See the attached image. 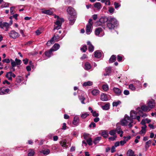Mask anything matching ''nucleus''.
Returning <instances> with one entry per match:
<instances>
[{"label": "nucleus", "mask_w": 156, "mask_h": 156, "mask_svg": "<svg viewBox=\"0 0 156 156\" xmlns=\"http://www.w3.org/2000/svg\"><path fill=\"white\" fill-rule=\"evenodd\" d=\"M128 123H129L128 124L129 127H132L133 125V122L129 116L126 114L125 115L124 119L121 120L120 123L122 125L125 126L127 125Z\"/></svg>", "instance_id": "nucleus-1"}, {"label": "nucleus", "mask_w": 156, "mask_h": 156, "mask_svg": "<svg viewBox=\"0 0 156 156\" xmlns=\"http://www.w3.org/2000/svg\"><path fill=\"white\" fill-rule=\"evenodd\" d=\"M117 24L116 20L114 18H109L107 22V27L110 30L113 29Z\"/></svg>", "instance_id": "nucleus-2"}, {"label": "nucleus", "mask_w": 156, "mask_h": 156, "mask_svg": "<svg viewBox=\"0 0 156 156\" xmlns=\"http://www.w3.org/2000/svg\"><path fill=\"white\" fill-rule=\"evenodd\" d=\"M109 18H107L106 17H101L99 21H98L95 23V25L96 26H101L103 24L107 22Z\"/></svg>", "instance_id": "nucleus-3"}, {"label": "nucleus", "mask_w": 156, "mask_h": 156, "mask_svg": "<svg viewBox=\"0 0 156 156\" xmlns=\"http://www.w3.org/2000/svg\"><path fill=\"white\" fill-rule=\"evenodd\" d=\"M76 15L69 16H68V19L69 25H72L74 24L76 20Z\"/></svg>", "instance_id": "nucleus-4"}, {"label": "nucleus", "mask_w": 156, "mask_h": 156, "mask_svg": "<svg viewBox=\"0 0 156 156\" xmlns=\"http://www.w3.org/2000/svg\"><path fill=\"white\" fill-rule=\"evenodd\" d=\"M147 104L151 109L154 108L155 106V100L153 99L148 100L147 101Z\"/></svg>", "instance_id": "nucleus-5"}, {"label": "nucleus", "mask_w": 156, "mask_h": 156, "mask_svg": "<svg viewBox=\"0 0 156 156\" xmlns=\"http://www.w3.org/2000/svg\"><path fill=\"white\" fill-rule=\"evenodd\" d=\"M67 12L69 16L76 15V13L74 9L71 7L69 6L67 9Z\"/></svg>", "instance_id": "nucleus-6"}, {"label": "nucleus", "mask_w": 156, "mask_h": 156, "mask_svg": "<svg viewBox=\"0 0 156 156\" xmlns=\"http://www.w3.org/2000/svg\"><path fill=\"white\" fill-rule=\"evenodd\" d=\"M16 75L12 73V71L7 72L6 75L5 76L8 80H12V77L15 78L16 77Z\"/></svg>", "instance_id": "nucleus-7"}, {"label": "nucleus", "mask_w": 156, "mask_h": 156, "mask_svg": "<svg viewBox=\"0 0 156 156\" xmlns=\"http://www.w3.org/2000/svg\"><path fill=\"white\" fill-rule=\"evenodd\" d=\"M10 37L12 38H16L19 36V34L14 30H12L9 33Z\"/></svg>", "instance_id": "nucleus-8"}, {"label": "nucleus", "mask_w": 156, "mask_h": 156, "mask_svg": "<svg viewBox=\"0 0 156 156\" xmlns=\"http://www.w3.org/2000/svg\"><path fill=\"white\" fill-rule=\"evenodd\" d=\"M10 26L9 23L7 22H3L1 23L0 24V27L2 28H3L4 27H5L6 30L7 31L8 30V28Z\"/></svg>", "instance_id": "nucleus-9"}, {"label": "nucleus", "mask_w": 156, "mask_h": 156, "mask_svg": "<svg viewBox=\"0 0 156 156\" xmlns=\"http://www.w3.org/2000/svg\"><path fill=\"white\" fill-rule=\"evenodd\" d=\"M131 119H136V112L134 110H132L130 112V117Z\"/></svg>", "instance_id": "nucleus-10"}, {"label": "nucleus", "mask_w": 156, "mask_h": 156, "mask_svg": "<svg viewBox=\"0 0 156 156\" xmlns=\"http://www.w3.org/2000/svg\"><path fill=\"white\" fill-rule=\"evenodd\" d=\"M113 90L116 94L117 95H120L121 93L122 90L119 88L115 87L113 88Z\"/></svg>", "instance_id": "nucleus-11"}, {"label": "nucleus", "mask_w": 156, "mask_h": 156, "mask_svg": "<svg viewBox=\"0 0 156 156\" xmlns=\"http://www.w3.org/2000/svg\"><path fill=\"white\" fill-rule=\"evenodd\" d=\"M87 44L88 45V48L89 51L90 52H93L94 50V47L90 41H87Z\"/></svg>", "instance_id": "nucleus-12"}, {"label": "nucleus", "mask_w": 156, "mask_h": 156, "mask_svg": "<svg viewBox=\"0 0 156 156\" xmlns=\"http://www.w3.org/2000/svg\"><path fill=\"white\" fill-rule=\"evenodd\" d=\"M92 26L90 25H87L86 26V33L87 34H90L92 31Z\"/></svg>", "instance_id": "nucleus-13"}, {"label": "nucleus", "mask_w": 156, "mask_h": 156, "mask_svg": "<svg viewBox=\"0 0 156 156\" xmlns=\"http://www.w3.org/2000/svg\"><path fill=\"white\" fill-rule=\"evenodd\" d=\"M59 48L60 45L59 44L57 43H55L51 49V50H52L53 51H54L57 50L58 49H59Z\"/></svg>", "instance_id": "nucleus-14"}, {"label": "nucleus", "mask_w": 156, "mask_h": 156, "mask_svg": "<svg viewBox=\"0 0 156 156\" xmlns=\"http://www.w3.org/2000/svg\"><path fill=\"white\" fill-rule=\"evenodd\" d=\"M141 109L144 112L150 111L151 109L148 106L143 105L141 107Z\"/></svg>", "instance_id": "nucleus-15"}, {"label": "nucleus", "mask_w": 156, "mask_h": 156, "mask_svg": "<svg viewBox=\"0 0 156 156\" xmlns=\"http://www.w3.org/2000/svg\"><path fill=\"white\" fill-rule=\"evenodd\" d=\"M101 99L102 101H107L108 100V98L106 94H102L101 95Z\"/></svg>", "instance_id": "nucleus-16"}, {"label": "nucleus", "mask_w": 156, "mask_h": 156, "mask_svg": "<svg viewBox=\"0 0 156 156\" xmlns=\"http://www.w3.org/2000/svg\"><path fill=\"white\" fill-rule=\"evenodd\" d=\"M52 51H53L51 50V49H50L49 50L45 51V55L46 56L49 58L52 55Z\"/></svg>", "instance_id": "nucleus-17"}, {"label": "nucleus", "mask_w": 156, "mask_h": 156, "mask_svg": "<svg viewBox=\"0 0 156 156\" xmlns=\"http://www.w3.org/2000/svg\"><path fill=\"white\" fill-rule=\"evenodd\" d=\"M116 59V56L112 55L109 59V63H112L115 61Z\"/></svg>", "instance_id": "nucleus-18"}, {"label": "nucleus", "mask_w": 156, "mask_h": 156, "mask_svg": "<svg viewBox=\"0 0 156 156\" xmlns=\"http://www.w3.org/2000/svg\"><path fill=\"white\" fill-rule=\"evenodd\" d=\"M147 128V126L146 125H145L143 126L142 127V129L140 132V133L141 134L144 135L146 131V128Z\"/></svg>", "instance_id": "nucleus-19"}, {"label": "nucleus", "mask_w": 156, "mask_h": 156, "mask_svg": "<svg viewBox=\"0 0 156 156\" xmlns=\"http://www.w3.org/2000/svg\"><path fill=\"white\" fill-rule=\"evenodd\" d=\"M105 71L106 72V73H105L104 74V75L105 76H107L108 75L111 73V68L110 67H107L105 69Z\"/></svg>", "instance_id": "nucleus-20"}, {"label": "nucleus", "mask_w": 156, "mask_h": 156, "mask_svg": "<svg viewBox=\"0 0 156 156\" xmlns=\"http://www.w3.org/2000/svg\"><path fill=\"white\" fill-rule=\"evenodd\" d=\"M79 119L78 117L76 116L74 118L73 123L74 125H77L79 122Z\"/></svg>", "instance_id": "nucleus-21"}, {"label": "nucleus", "mask_w": 156, "mask_h": 156, "mask_svg": "<svg viewBox=\"0 0 156 156\" xmlns=\"http://www.w3.org/2000/svg\"><path fill=\"white\" fill-rule=\"evenodd\" d=\"M42 13L47 15H51L53 13V12L49 9L48 10H44L42 11Z\"/></svg>", "instance_id": "nucleus-22"}, {"label": "nucleus", "mask_w": 156, "mask_h": 156, "mask_svg": "<svg viewBox=\"0 0 156 156\" xmlns=\"http://www.w3.org/2000/svg\"><path fill=\"white\" fill-rule=\"evenodd\" d=\"M94 56L97 58H100L101 56V53L99 51H96L94 52Z\"/></svg>", "instance_id": "nucleus-23"}, {"label": "nucleus", "mask_w": 156, "mask_h": 156, "mask_svg": "<svg viewBox=\"0 0 156 156\" xmlns=\"http://www.w3.org/2000/svg\"><path fill=\"white\" fill-rule=\"evenodd\" d=\"M110 104L109 103H107L104 106H102V108L104 110H107L109 109Z\"/></svg>", "instance_id": "nucleus-24"}, {"label": "nucleus", "mask_w": 156, "mask_h": 156, "mask_svg": "<svg viewBox=\"0 0 156 156\" xmlns=\"http://www.w3.org/2000/svg\"><path fill=\"white\" fill-rule=\"evenodd\" d=\"M100 91L98 90L94 89L92 90L91 93L93 95L96 96L99 94Z\"/></svg>", "instance_id": "nucleus-25"}, {"label": "nucleus", "mask_w": 156, "mask_h": 156, "mask_svg": "<svg viewBox=\"0 0 156 156\" xmlns=\"http://www.w3.org/2000/svg\"><path fill=\"white\" fill-rule=\"evenodd\" d=\"M94 7L98 9H100L101 8V5L100 2H96L94 4Z\"/></svg>", "instance_id": "nucleus-26"}, {"label": "nucleus", "mask_w": 156, "mask_h": 156, "mask_svg": "<svg viewBox=\"0 0 156 156\" xmlns=\"http://www.w3.org/2000/svg\"><path fill=\"white\" fill-rule=\"evenodd\" d=\"M101 136H98L96 137L94 140L93 142L95 144H97L101 139Z\"/></svg>", "instance_id": "nucleus-27"}, {"label": "nucleus", "mask_w": 156, "mask_h": 156, "mask_svg": "<svg viewBox=\"0 0 156 156\" xmlns=\"http://www.w3.org/2000/svg\"><path fill=\"white\" fill-rule=\"evenodd\" d=\"M101 135L104 138H107L108 135L106 130H104L101 133Z\"/></svg>", "instance_id": "nucleus-28"}, {"label": "nucleus", "mask_w": 156, "mask_h": 156, "mask_svg": "<svg viewBox=\"0 0 156 156\" xmlns=\"http://www.w3.org/2000/svg\"><path fill=\"white\" fill-rule=\"evenodd\" d=\"M41 152L43 153L44 155H47L50 153V151L48 149H46L42 151Z\"/></svg>", "instance_id": "nucleus-29"}, {"label": "nucleus", "mask_w": 156, "mask_h": 156, "mask_svg": "<svg viewBox=\"0 0 156 156\" xmlns=\"http://www.w3.org/2000/svg\"><path fill=\"white\" fill-rule=\"evenodd\" d=\"M92 84H93V83H92V82L90 81H88L87 82H84V83H83V86H85V87L88 86H90L92 85Z\"/></svg>", "instance_id": "nucleus-30"}, {"label": "nucleus", "mask_w": 156, "mask_h": 156, "mask_svg": "<svg viewBox=\"0 0 156 156\" xmlns=\"http://www.w3.org/2000/svg\"><path fill=\"white\" fill-rule=\"evenodd\" d=\"M102 30V29L99 27L95 31V34L96 35H98L100 32Z\"/></svg>", "instance_id": "nucleus-31"}, {"label": "nucleus", "mask_w": 156, "mask_h": 156, "mask_svg": "<svg viewBox=\"0 0 156 156\" xmlns=\"http://www.w3.org/2000/svg\"><path fill=\"white\" fill-rule=\"evenodd\" d=\"M91 68V66L90 64L88 63L87 62L85 65V68L86 69L88 70L90 69Z\"/></svg>", "instance_id": "nucleus-32"}, {"label": "nucleus", "mask_w": 156, "mask_h": 156, "mask_svg": "<svg viewBox=\"0 0 156 156\" xmlns=\"http://www.w3.org/2000/svg\"><path fill=\"white\" fill-rule=\"evenodd\" d=\"M134 154V152L131 149L129 150L127 153V155L129 156H131Z\"/></svg>", "instance_id": "nucleus-33"}, {"label": "nucleus", "mask_w": 156, "mask_h": 156, "mask_svg": "<svg viewBox=\"0 0 156 156\" xmlns=\"http://www.w3.org/2000/svg\"><path fill=\"white\" fill-rule=\"evenodd\" d=\"M79 98L81 101V103L83 104H85V103L84 102V101L85 99V97L81 95L79 96Z\"/></svg>", "instance_id": "nucleus-34"}, {"label": "nucleus", "mask_w": 156, "mask_h": 156, "mask_svg": "<svg viewBox=\"0 0 156 156\" xmlns=\"http://www.w3.org/2000/svg\"><path fill=\"white\" fill-rule=\"evenodd\" d=\"M35 153V152L33 150L30 149L29 152L28 153V156H33Z\"/></svg>", "instance_id": "nucleus-35"}, {"label": "nucleus", "mask_w": 156, "mask_h": 156, "mask_svg": "<svg viewBox=\"0 0 156 156\" xmlns=\"http://www.w3.org/2000/svg\"><path fill=\"white\" fill-rule=\"evenodd\" d=\"M87 143L89 145H91L92 144V140L91 138H89L86 140Z\"/></svg>", "instance_id": "nucleus-36"}, {"label": "nucleus", "mask_w": 156, "mask_h": 156, "mask_svg": "<svg viewBox=\"0 0 156 156\" xmlns=\"http://www.w3.org/2000/svg\"><path fill=\"white\" fill-rule=\"evenodd\" d=\"M54 37H53L50 40V41L47 42V45L48 46H49V44L50 43H51V44H53L54 43Z\"/></svg>", "instance_id": "nucleus-37"}, {"label": "nucleus", "mask_w": 156, "mask_h": 156, "mask_svg": "<svg viewBox=\"0 0 156 156\" xmlns=\"http://www.w3.org/2000/svg\"><path fill=\"white\" fill-rule=\"evenodd\" d=\"M116 130H112L109 131V134L111 135L114 136L116 135L115 134L116 133Z\"/></svg>", "instance_id": "nucleus-38"}, {"label": "nucleus", "mask_w": 156, "mask_h": 156, "mask_svg": "<svg viewBox=\"0 0 156 156\" xmlns=\"http://www.w3.org/2000/svg\"><path fill=\"white\" fill-rule=\"evenodd\" d=\"M87 50V46L86 45H83L82 48H81L80 50L84 52H85Z\"/></svg>", "instance_id": "nucleus-39"}, {"label": "nucleus", "mask_w": 156, "mask_h": 156, "mask_svg": "<svg viewBox=\"0 0 156 156\" xmlns=\"http://www.w3.org/2000/svg\"><path fill=\"white\" fill-rule=\"evenodd\" d=\"M121 103V102L120 101H118L116 102H113L112 103L113 106H117L118 105Z\"/></svg>", "instance_id": "nucleus-40"}, {"label": "nucleus", "mask_w": 156, "mask_h": 156, "mask_svg": "<svg viewBox=\"0 0 156 156\" xmlns=\"http://www.w3.org/2000/svg\"><path fill=\"white\" fill-rule=\"evenodd\" d=\"M114 5L115 6V9H117L118 8L121 6L120 4L117 2H115L114 3Z\"/></svg>", "instance_id": "nucleus-41"}, {"label": "nucleus", "mask_w": 156, "mask_h": 156, "mask_svg": "<svg viewBox=\"0 0 156 156\" xmlns=\"http://www.w3.org/2000/svg\"><path fill=\"white\" fill-rule=\"evenodd\" d=\"M89 115V114L88 113H84L82 114L81 117L83 119H85L87 116Z\"/></svg>", "instance_id": "nucleus-42"}, {"label": "nucleus", "mask_w": 156, "mask_h": 156, "mask_svg": "<svg viewBox=\"0 0 156 156\" xmlns=\"http://www.w3.org/2000/svg\"><path fill=\"white\" fill-rule=\"evenodd\" d=\"M116 130L117 131V133L119 134H121V133H123L121 128L119 127H117Z\"/></svg>", "instance_id": "nucleus-43"}, {"label": "nucleus", "mask_w": 156, "mask_h": 156, "mask_svg": "<svg viewBox=\"0 0 156 156\" xmlns=\"http://www.w3.org/2000/svg\"><path fill=\"white\" fill-rule=\"evenodd\" d=\"M102 88L105 91H107L108 89V86L107 85L105 84L103 85Z\"/></svg>", "instance_id": "nucleus-44"}, {"label": "nucleus", "mask_w": 156, "mask_h": 156, "mask_svg": "<svg viewBox=\"0 0 156 156\" xmlns=\"http://www.w3.org/2000/svg\"><path fill=\"white\" fill-rule=\"evenodd\" d=\"M11 61L12 66L15 67L17 65L15 61L12 59H11Z\"/></svg>", "instance_id": "nucleus-45"}, {"label": "nucleus", "mask_w": 156, "mask_h": 156, "mask_svg": "<svg viewBox=\"0 0 156 156\" xmlns=\"http://www.w3.org/2000/svg\"><path fill=\"white\" fill-rule=\"evenodd\" d=\"M129 88L130 89L132 90H135L136 89V88L134 86V85L132 84H130L129 85Z\"/></svg>", "instance_id": "nucleus-46"}, {"label": "nucleus", "mask_w": 156, "mask_h": 156, "mask_svg": "<svg viewBox=\"0 0 156 156\" xmlns=\"http://www.w3.org/2000/svg\"><path fill=\"white\" fill-rule=\"evenodd\" d=\"M15 61L16 62L17 65H20L21 63V60L20 59H18L17 58H16L15 59Z\"/></svg>", "instance_id": "nucleus-47"}, {"label": "nucleus", "mask_w": 156, "mask_h": 156, "mask_svg": "<svg viewBox=\"0 0 156 156\" xmlns=\"http://www.w3.org/2000/svg\"><path fill=\"white\" fill-rule=\"evenodd\" d=\"M115 11L114 9L112 7H110L109 8V12L110 13H113Z\"/></svg>", "instance_id": "nucleus-48"}, {"label": "nucleus", "mask_w": 156, "mask_h": 156, "mask_svg": "<svg viewBox=\"0 0 156 156\" xmlns=\"http://www.w3.org/2000/svg\"><path fill=\"white\" fill-rule=\"evenodd\" d=\"M11 61V59H5L2 60V62H6L7 63H9Z\"/></svg>", "instance_id": "nucleus-49"}, {"label": "nucleus", "mask_w": 156, "mask_h": 156, "mask_svg": "<svg viewBox=\"0 0 156 156\" xmlns=\"http://www.w3.org/2000/svg\"><path fill=\"white\" fill-rule=\"evenodd\" d=\"M117 137L116 135H115L113 137H110L108 138V139L109 140L111 141H114V140H115L116 138Z\"/></svg>", "instance_id": "nucleus-50"}, {"label": "nucleus", "mask_w": 156, "mask_h": 156, "mask_svg": "<svg viewBox=\"0 0 156 156\" xmlns=\"http://www.w3.org/2000/svg\"><path fill=\"white\" fill-rule=\"evenodd\" d=\"M127 141V140H126V139L124 140H123L121 141L119 143L121 145L123 146L124 144L126 143V141Z\"/></svg>", "instance_id": "nucleus-51"}, {"label": "nucleus", "mask_w": 156, "mask_h": 156, "mask_svg": "<svg viewBox=\"0 0 156 156\" xmlns=\"http://www.w3.org/2000/svg\"><path fill=\"white\" fill-rule=\"evenodd\" d=\"M92 113L93 116L98 117L99 116V114L98 113H97L95 111H93L92 112Z\"/></svg>", "instance_id": "nucleus-52"}, {"label": "nucleus", "mask_w": 156, "mask_h": 156, "mask_svg": "<svg viewBox=\"0 0 156 156\" xmlns=\"http://www.w3.org/2000/svg\"><path fill=\"white\" fill-rule=\"evenodd\" d=\"M151 143V140H149L146 142V147H148L149 146L150 144Z\"/></svg>", "instance_id": "nucleus-53"}, {"label": "nucleus", "mask_w": 156, "mask_h": 156, "mask_svg": "<svg viewBox=\"0 0 156 156\" xmlns=\"http://www.w3.org/2000/svg\"><path fill=\"white\" fill-rule=\"evenodd\" d=\"M15 7H12L10 8V12L12 14H13L14 13V9Z\"/></svg>", "instance_id": "nucleus-54"}, {"label": "nucleus", "mask_w": 156, "mask_h": 156, "mask_svg": "<svg viewBox=\"0 0 156 156\" xmlns=\"http://www.w3.org/2000/svg\"><path fill=\"white\" fill-rule=\"evenodd\" d=\"M9 7V4L8 3H5L4 4L2 5L1 6V8H4L7 7Z\"/></svg>", "instance_id": "nucleus-55"}, {"label": "nucleus", "mask_w": 156, "mask_h": 156, "mask_svg": "<svg viewBox=\"0 0 156 156\" xmlns=\"http://www.w3.org/2000/svg\"><path fill=\"white\" fill-rule=\"evenodd\" d=\"M55 24L56 25H59L61 26L62 23L59 20H58L56 22Z\"/></svg>", "instance_id": "nucleus-56"}, {"label": "nucleus", "mask_w": 156, "mask_h": 156, "mask_svg": "<svg viewBox=\"0 0 156 156\" xmlns=\"http://www.w3.org/2000/svg\"><path fill=\"white\" fill-rule=\"evenodd\" d=\"M53 37H54L55 40V41H58V38L59 37V35L58 34H56V36L55 35H54Z\"/></svg>", "instance_id": "nucleus-57"}, {"label": "nucleus", "mask_w": 156, "mask_h": 156, "mask_svg": "<svg viewBox=\"0 0 156 156\" xmlns=\"http://www.w3.org/2000/svg\"><path fill=\"white\" fill-rule=\"evenodd\" d=\"M93 127H95L96 126V124L94 122H92L89 125V126L90 127H91L92 126Z\"/></svg>", "instance_id": "nucleus-58"}, {"label": "nucleus", "mask_w": 156, "mask_h": 156, "mask_svg": "<svg viewBox=\"0 0 156 156\" xmlns=\"http://www.w3.org/2000/svg\"><path fill=\"white\" fill-rule=\"evenodd\" d=\"M61 27V26L59 25H57L56 26H54V30H58L60 29Z\"/></svg>", "instance_id": "nucleus-59"}, {"label": "nucleus", "mask_w": 156, "mask_h": 156, "mask_svg": "<svg viewBox=\"0 0 156 156\" xmlns=\"http://www.w3.org/2000/svg\"><path fill=\"white\" fill-rule=\"evenodd\" d=\"M60 144L63 147H66V143L65 141H62L61 142Z\"/></svg>", "instance_id": "nucleus-60"}, {"label": "nucleus", "mask_w": 156, "mask_h": 156, "mask_svg": "<svg viewBox=\"0 0 156 156\" xmlns=\"http://www.w3.org/2000/svg\"><path fill=\"white\" fill-rule=\"evenodd\" d=\"M124 94L126 95H129V91L128 90H125L123 92Z\"/></svg>", "instance_id": "nucleus-61"}, {"label": "nucleus", "mask_w": 156, "mask_h": 156, "mask_svg": "<svg viewBox=\"0 0 156 156\" xmlns=\"http://www.w3.org/2000/svg\"><path fill=\"white\" fill-rule=\"evenodd\" d=\"M117 59L119 62H120L122 61V57L119 55L117 56Z\"/></svg>", "instance_id": "nucleus-62"}, {"label": "nucleus", "mask_w": 156, "mask_h": 156, "mask_svg": "<svg viewBox=\"0 0 156 156\" xmlns=\"http://www.w3.org/2000/svg\"><path fill=\"white\" fill-rule=\"evenodd\" d=\"M89 134H84L83 135L84 137V138L85 140H87V139H88V137Z\"/></svg>", "instance_id": "nucleus-63"}, {"label": "nucleus", "mask_w": 156, "mask_h": 156, "mask_svg": "<svg viewBox=\"0 0 156 156\" xmlns=\"http://www.w3.org/2000/svg\"><path fill=\"white\" fill-rule=\"evenodd\" d=\"M115 147L114 146L112 147L111 149V151L112 153H114L115 151Z\"/></svg>", "instance_id": "nucleus-64"}]
</instances>
